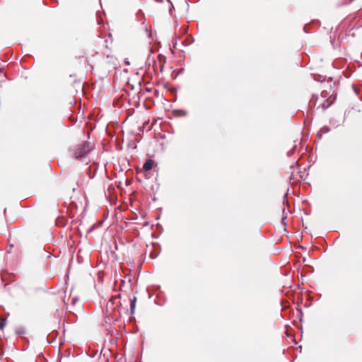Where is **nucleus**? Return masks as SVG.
I'll return each mask as SVG.
<instances>
[{
    "label": "nucleus",
    "instance_id": "7",
    "mask_svg": "<svg viewBox=\"0 0 362 362\" xmlns=\"http://www.w3.org/2000/svg\"><path fill=\"white\" fill-rule=\"evenodd\" d=\"M329 106V104L327 105L326 106L325 105V104L323 103L322 104V108L325 110V108H327Z\"/></svg>",
    "mask_w": 362,
    "mask_h": 362
},
{
    "label": "nucleus",
    "instance_id": "6",
    "mask_svg": "<svg viewBox=\"0 0 362 362\" xmlns=\"http://www.w3.org/2000/svg\"><path fill=\"white\" fill-rule=\"evenodd\" d=\"M329 131V127H322V128L320 129V132L321 134H325V133H327Z\"/></svg>",
    "mask_w": 362,
    "mask_h": 362
},
{
    "label": "nucleus",
    "instance_id": "2",
    "mask_svg": "<svg viewBox=\"0 0 362 362\" xmlns=\"http://www.w3.org/2000/svg\"><path fill=\"white\" fill-rule=\"evenodd\" d=\"M153 164H154V161L153 160L148 159L144 163V164L143 165V168L146 171H149L152 169Z\"/></svg>",
    "mask_w": 362,
    "mask_h": 362
},
{
    "label": "nucleus",
    "instance_id": "5",
    "mask_svg": "<svg viewBox=\"0 0 362 362\" xmlns=\"http://www.w3.org/2000/svg\"><path fill=\"white\" fill-rule=\"evenodd\" d=\"M6 325V319L0 317V329H3Z\"/></svg>",
    "mask_w": 362,
    "mask_h": 362
},
{
    "label": "nucleus",
    "instance_id": "1",
    "mask_svg": "<svg viewBox=\"0 0 362 362\" xmlns=\"http://www.w3.org/2000/svg\"><path fill=\"white\" fill-rule=\"evenodd\" d=\"M90 150V143L85 141L72 151V156L81 162H87V157Z\"/></svg>",
    "mask_w": 362,
    "mask_h": 362
},
{
    "label": "nucleus",
    "instance_id": "4",
    "mask_svg": "<svg viewBox=\"0 0 362 362\" xmlns=\"http://www.w3.org/2000/svg\"><path fill=\"white\" fill-rule=\"evenodd\" d=\"M119 297H120V296H119V295H118V296H115V297L111 298L110 299L109 302H108V304H109V303H111V304H114V303H115V301H116L117 300H118V299L119 298Z\"/></svg>",
    "mask_w": 362,
    "mask_h": 362
},
{
    "label": "nucleus",
    "instance_id": "3",
    "mask_svg": "<svg viewBox=\"0 0 362 362\" xmlns=\"http://www.w3.org/2000/svg\"><path fill=\"white\" fill-rule=\"evenodd\" d=\"M136 297H134L133 299L130 300V309H131V313L132 314H134V309H135V306H136Z\"/></svg>",
    "mask_w": 362,
    "mask_h": 362
}]
</instances>
